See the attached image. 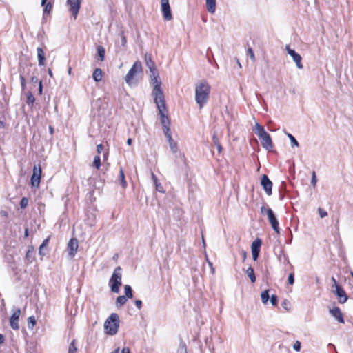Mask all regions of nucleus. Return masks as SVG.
Instances as JSON below:
<instances>
[{"label":"nucleus","instance_id":"nucleus-61","mask_svg":"<svg viewBox=\"0 0 353 353\" xmlns=\"http://www.w3.org/2000/svg\"><path fill=\"white\" fill-rule=\"evenodd\" d=\"M241 254L243 256V260H245L246 258V252L244 250H241Z\"/></svg>","mask_w":353,"mask_h":353},{"label":"nucleus","instance_id":"nucleus-2","mask_svg":"<svg viewBox=\"0 0 353 353\" xmlns=\"http://www.w3.org/2000/svg\"><path fill=\"white\" fill-rule=\"evenodd\" d=\"M150 83L153 85L152 94L154 95V101L157 105L160 104L161 106L164 105L165 99L163 92L161 88V82L159 79L158 71H154L153 73L150 74Z\"/></svg>","mask_w":353,"mask_h":353},{"label":"nucleus","instance_id":"nucleus-3","mask_svg":"<svg viewBox=\"0 0 353 353\" xmlns=\"http://www.w3.org/2000/svg\"><path fill=\"white\" fill-rule=\"evenodd\" d=\"M119 327V316L116 313H112L106 319L104 323L105 333L109 335H114Z\"/></svg>","mask_w":353,"mask_h":353},{"label":"nucleus","instance_id":"nucleus-26","mask_svg":"<svg viewBox=\"0 0 353 353\" xmlns=\"http://www.w3.org/2000/svg\"><path fill=\"white\" fill-rule=\"evenodd\" d=\"M97 56L101 61H103L105 59V50L104 47L102 46H98L97 48Z\"/></svg>","mask_w":353,"mask_h":353},{"label":"nucleus","instance_id":"nucleus-32","mask_svg":"<svg viewBox=\"0 0 353 353\" xmlns=\"http://www.w3.org/2000/svg\"><path fill=\"white\" fill-rule=\"evenodd\" d=\"M262 241L260 239H256L252 243V250H260Z\"/></svg>","mask_w":353,"mask_h":353},{"label":"nucleus","instance_id":"nucleus-23","mask_svg":"<svg viewBox=\"0 0 353 353\" xmlns=\"http://www.w3.org/2000/svg\"><path fill=\"white\" fill-rule=\"evenodd\" d=\"M119 181L120 182L121 185L123 188H125L127 187V181H125V179L124 171L121 167L119 169Z\"/></svg>","mask_w":353,"mask_h":353},{"label":"nucleus","instance_id":"nucleus-44","mask_svg":"<svg viewBox=\"0 0 353 353\" xmlns=\"http://www.w3.org/2000/svg\"><path fill=\"white\" fill-rule=\"evenodd\" d=\"M317 183V179L314 171L312 172L311 184L313 187H315Z\"/></svg>","mask_w":353,"mask_h":353},{"label":"nucleus","instance_id":"nucleus-14","mask_svg":"<svg viewBox=\"0 0 353 353\" xmlns=\"http://www.w3.org/2000/svg\"><path fill=\"white\" fill-rule=\"evenodd\" d=\"M81 0H67V3L70 6V11L72 16L76 19L80 9Z\"/></svg>","mask_w":353,"mask_h":353},{"label":"nucleus","instance_id":"nucleus-33","mask_svg":"<svg viewBox=\"0 0 353 353\" xmlns=\"http://www.w3.org/2000/svg\"><path fill=\"white\" fill-rule=\"evenodd\" d=\"M125 295L128 299H131L133 296L132 289L128 285H125L124 288Z\"/></svg>","mask_w":353,"mask_h":353},{"label":"nucleus","instance_id":"nucleus-42","mask_svg":"<svg viewBox=\"0 0 353 353\" xmlns=\"http://www.w3.org/2000/svg\"><path fill=\"white\" fill-rule=\"evenodd\" d=\"M270 303L272 305L275 306L277 305L278 303V297L275 294H272L271 296H270Z\"/></svg>","mask_w":353,"mask_h":353},{"label":"nucleus","instance_id":"nucleus-12","mask_svg":"<svg viewBox=\"0 0 353 353\" xmlns=\"http://www.w3.org/2000/svg\"><path fill=\"white\" fill-rule=\"evenodd\" d=\"M261 185L263 187L264 191L267 195L270 196L272 194V182L270 180L268 176L263 174L261 178Z\"/></svg>","mask_w":353,"mask_h":353},{"label":"nucleus","instance_id":"nucleus-21","mask_svg":"<svg viewBox=\"0 0 353 353\" xmlns=\"http://www.w3.org/2000/svg\"><path fill=\"white\" fill-rule=\"evenodd\" d=\"M37 52L39 65L42 66L44 65V61H45L44 52H43V49L40 47H38L37 48Z\"/></svg>","mask_w":353,"mask_h":353},{"label":"nucleus","instance_id":"nucleus-18","mask_svg":"<svg viewBox=\"0 0 353 353\" xmlns=\"http://www.w3.org/2000/svg\"><path fill=\"white\" fill-rule=\"evenodd\" d=\"M330 314L333 316L338 322L344 323L345 321L341 311L339 307H334L329 310Z\"/></svg>","mask_w":353,"mask_h":353},{"label":"nucleus","instance_id":"nucleus-49","mask_svg":"<svg viewBox=\"0 0 353 353\" xmlns=\"http://www.w3.org/2000/svg\"><path fill=\"white\" fill-rule=\"evenodd\" d=\"M260 250H252V259L254 261H256L259 255Z\"/></svg>","mask_w":353,"mask_h":353},{"label":"nucleus","instance_id":"nucleus-9","mask_svg":"<svg viewBox=\"0 0 353 353\" xmlns=\"http://www.w3.org/2000/svg\"><path fill=\"white\" fill-rule=\"evenodd\" d=\"M286 50L288 54L290 55L293 59L296 67L299 69H303V65L301 63L302 57H301V55L299 53H297L294 50L291 49L289 46H286Z\"/></svg>","mask_w":353,"mask_h":353},{"label":"nucleus","instance_id":"nucleus-57","mask_svg":"<svg viewBox=\"0 0 353 353\" xmlns=\"http://www.w3.org/2000/svg\"><path fill=\"white\" fill-rule=\"evenodd\" d=\"M103 149L102 144H99L97 145V151L98 154H100L101 152V150Z\"/></svg>","mask_w":353,"mask_h":353},{"label":"nucleus","instance_id":"nucleus-48","mask_svg":"<svg viewBox=\"0 0 353 353\" xmlns=\"http://www.w3.org/2000/svg\"><path fill=\"white\" fill-rule=\"evenodd\" d=\"M247 53L250 56V59L252 61H254L255 57H254V51H253V50L251 48H249L248 49Z\"/></svg>","mask_w":353,"mask_h":353},{"label":"nucleus","instance_id":"nucleus-41","mask_svg":"<svg viewBox=\"0 0 353 353\" xmlns=\"http://www.w3.org/2000/svg\"><path fill=\"white\" fill-rule=\"evenodd\" d=\"M178 353H187V347L184 343H180V345H179V347L178 350Z\"/></svg>","mask_w":353,"mask_h":353},{"label":"nucleus","instance_id":"nucleus-24","mask_svg":"<svg viewBox=\"0 0 353 353\" xmlns=\"http://www.w3.org/2000/svg\"><path fill=\"white\" fill-rule=\"evenodd\" d=\"M127 301L128 298L125 296H119L117 298L115 305L117 307H121L126 303Z\"/></svg>","mask_w":353,"mask_h":353},{"label":"nucleus","instance_id":"nucleus-56","mask_svg":"<svg viewBox=\"0 0 353 353\" xmlns=\"http://www.w3.org/2000/svg\"><path fill=\"white\" fill-rule=\"evenodd\" d=\"M38 90H39V94H41L42 91H43L42 81H39Z\"/></svg>","mask_w":353,"mask_h":353},{"label":"nucleus","instance_id":"nucleus-63","mask_svg":"<svg viewBox=\"0 0 353 353\" xmlns=\"http://www.w3.org/2000/svg\"><path fill=\"white\" fill-rule=\"evenodd\" d=\"M49 131L51 134L54 132V128L51 125L49 126Z\"/></svg>","mask_w":353,"mask_h":353},{"label":"nucleus","instance_id":"nucleus-17","mask_svg":"<svg viewBox=\"0 0 353 353\" xmlns=\"http://www.w3.org/2000/svg\"><path fill=\"white\" fill-rule=\"evenodd\" d=\"M78 249V241L75 238H72L68 243V255L72 258L74 256Z\"/></svg>","mask_w":353,"mask_h":353},{"label":"nucleus","instance_id":"nucleus-64","mask_svg":"<svg viewBox=\"0 0 353 353\" xmlns=\"http://www.w3.org/2000/svg\"><path fill=\"white\" fill-rule=\"evenodd\" d=\"M119 348H117L116 350H114V351L111 352L110 353H119Z\"/></svg>","mask_w":353,"mask_h":353},{"label":"nucleus","instance_id":"nucleus-47","mask_svg":"<svg viewBox=\"0 0 353 353\" xmlns=\"http://www.w3.org/2000/svg\"><path fill=\"white\" fill-rule=\"evenodd\" d=\"M318 211L321 218H324L327 216V212L325 210H323L322 208H319L318 209Z\"/></svg>","mask_w":353,"mask_h":353},{"label":"nucleus","instance_id":"nucleus-46","mask_svg":"<svg viewBox=\"0 0 353 353\" xmlns=\"http://www.w3.org/2000/svg\"><path fill=\"white\" fill-rule=\"evenodd\" d=\"M288 283L290 284V285H293L294 283V273L292 272L289 274L288 276Z\"/></svg>","mask_w":353,"mask_h":353},{"label":"nucleus","instance_id":"nucleus-19","mask_svg":"<svg viewBox=\"0 0 353 353\" xmlns=\"http://www.w3.org/2000/svg\"><path fill=\"white\" fill-rule=\"evenodd\" d=\"M145 63L147 67L150 70V73H153L154 71H157L155 67L154 62L152 60L151 56L146 54L145 56Z\"/></svg>","mask_w":353,"mask_h":353},{"label":"nucleus","instance_id":"nucleus-45","mask_svg":"<svg viewBox=\"0 0 353 353\" xmlns=\"http://www.w3.org/2000/svg\"><path fill=\"white\" fill-rule=\"evenodd\" d=\"M301 347V342L299 341H296L293 345V349L296 352H299Z\"/></svg>","mask_w":353,"mask_h":353},{"label":"nucleus","instance_id":"nucleus-62","mask_svg":"<svg viewBox=\"0 0 353 353\" xmlns=\"http://www.w3.org/2000/svg\"><path fill=\"white\" fill-rule=\"evenodd\" d=\"M48 74L50 77H53V74H52V70L50 68H48Z\"/></svg>","mask_w":353,"mask_h":353},{"label":"nucleus","instance_id":"nucleus-25","mask_svg":"<svg viewBox=\"0 0 353 353\" xmlns=\"http://www.w3.org/2000/svg\"><path fill=\"white\" fill-rule=\"evenodd\" d=\"M93 79L96 82H99L102 79V70L100 68H96L92 74Z\"/></svg>","mask_w":353,"mask_h":353},{"label":"nucleus","instance_id":"nucleus-50","mask_svg":"<svg viewBox=\"0 0 353 353\" xmlns=\"http://www.w3.org/2000/svg\"><path fill=\"white\" fill-rule=\"evenodd\" d=\"M121 45L123 46H125L127 43L126 37L124 34V32L122 31L121 32Z\"/></svg>","mask_w":353,"mask_h":353},{"label":"nucleus","instance_id":"nucleus-8","mask_svg":"<svg viewBox=\"0 0 353 353\" xmlns=\"http://www.w3.org/2000/svg\"><path fill=\"white\" fill-rule=\"evenodd\" d=\"M13 314L10 319V327L14 330H18L19 329V319L21 314V310L19 308H13Z\"/></svg>","mask_w":353,"mask_h":353},{"label":"nucleus","instance_id":"nucleus-35","mask_svg":"<svg viewBox=\"0 0 353 353\" xmlns=\"http://www.w3.org/2000/svg\"><path fill=\"white\" fill-rule=\"evenodd\" d=\"M286 135L290 140L292 147H294V146L298 147L299 145V142L297 141V140L294 138V137L292 134H291L290 133L286 132Z\"/></svg>","mask_w":353,"mask_h":353},{"label":"nucleus","instance_id":"nucleus-15","mask_svg":"<svg viewBox=\"0 0 353 353\" xmlns=\"http://www.w3.org/2000/svg\"><path fill=\"white\" fill-rule=\"evenodd\" d=\"M41 170L40 166H34L33 174L31 176V184L33 187H38L41 180Z\"/></svg>","mask_w":353,"mask_h":353},{"label":"nucleus","instance_id":"nucleus-13","mask_svg":"<svg viewBox=\"0 0 353 353\" xmlns=\"http://www.w3.org/2000/svg\"><path fill=\"white\" fill-rule=\"evenodd\" d=\"M157 107L159 110V114L161 118V124L163 126V129L165 128H170V120H169L168 116H166L164 113V111L166 110L165 102H164L163 106H161L160 104H159V105H157Z\"/></svg>","mask_w":353,"mask_h":353},{"label":"nucleus","instance_id":"nucleus-11","mask_svg":"<svg viewBox=\"0 0 353 353\" xmlns=\"http://www.w3.org/2000/svg\"><path fill=\"white\" fill-rule=\"evenodd\" d=\"M267 216H268L270 223H271L272 229L277 234H279L280 229H279V221H278L273 210L271 208H269V210H268Z\"/></svg>","mask_w":353,"mask_h":353},{"label":"nucleus","instance_id":"nucleus-37","mask_svg":"<svg viewBox=\"0 0 353 353\" xmlns=\"http://www.w3.org/2000/svg\"><path fill=\"white\" fill-rule=\"evenodd\" d=\"M52 9V4L51 2H48L44 7H43V15L50 14Z\"/></svg>","mask_w":353,"mask_h":353},{"label":"nucleus","instance_id":"nucleus-20","mask_svg":"<svg viewBox=\"0 0 353 353\" xmlns=\"http://www.w3.org/2000/svg\"><path fill=\"white\" fill-rule=\"evenodd\" d=\"M151 178H152L153 183L155 185L156 190L161 193H164L165 190H164L163 187L162 186L161 183L159 181L157 176L152 172H151Z\"/></svg>","mask_w":353,"mask_h":353},{"label":"nucleus","instance_id":"nucleus-16","mask_svg":"<svg viewBox=\"0 0 353 353\" xmlns=\"http://www.w3.org/2000/svg\"><path fill=\"white\" fill-rule=\"evenodd\" d=\"M335 294L339 298V303L341 304L345 303L348 299L347 295L346 294V292L343 290V288L339 284H336V288H335Z\"/></svg>","mask_w":353,"mask_h":353},{"label":"nucleus","instance_id":"nucleus-10","mask_svg":"<svg viewBox=\"0 0 353 353\" xmlns=\"http://www.w3.org/2000/svg\"><path fill=\"white\" fill-rule=\"evenodd\" d=\"M161 10L165 20L170 21L172 19L169 0H161Z\"/></svg>","mask_w":353,"mask_h":353},{"label":"nucleus","instance_id":"nucleus-36","mask_svg":"<svg viewBox=\"0 0 353 353\" xmlns=\"http://www.w3.org/2000/svg\"><path fill=\"white\" fill-rule=\"evenodd\" d=\"M77 351V348L76 346V340L74 339V340H72V341L71 342V343L69 345L68 353H74Z\"/></svg>","mask_w":353,"mask_h":353},{"label":"nucleus","instance_id":"nucleus-22","mask_svg":"<svg viewBox=\"0 0 353 353\" xmlns=\"http://www.w3.org/2000/svg\"><path fill=\"white\" fill-rule=\"evenodd\" d=\"M207 10L210 13H214L216 10V0H205Z\"/></svg>","mask_w":353,"mask_h":353},{"label":"nucleus","instance_id":"nucleus-28","mask_svg":"<svg viewBox=\"0 0 353 353\" xmlns=\"http://www.w3.org/2000/svg\"><path fill=\"white\" fill-rule=\"evenodd\" d=\"M33 252H34V248L32 246H30L26 253V256H25V260L27 261L28 263H29L32 261Z\"/></svg>","mask_w":353,"mask_h":353},{"label":"nucleus","instance_id":"nucleus-4","mask_svg":"<svg viewBox=\"0 0 353 353\" xmlns=\"http://www.w3.org/2000/svg\"><path fill=\"white\" fill-rule=\"evenodd\" d=\"M256 134L259 137L262 147L268 150H271L273 143L270 135L259 123L256 124Z\"/></svg>","mask_w":353,"mask_h":353},{"label":"nucleus","instance_id":"nucleus-1","mask_svg":"<svg viewBox=\"0 0 353 353\" xmlns=\"http://www.w3.org/2000/svg\"><path fill=\"white\" fill-rule=\"evenodd\" d=\"M211 87L206 81H199L195 87V101L201 109L210 98Z\"/></svg>","mask_w":353,"mask_h":353},{"label":"nucleus","instance_id":"nucleus-54","mask_svg":"<svg viewBox=\"0 0 353 353\" xmlns=\"http://www.w3.org/2000/svg\"><path fill=\"white\" fill-rule=\"evenodd\" d=\"M269 208H265L264 205L262 206L261 208V214H268V210H269Z\"/></svg>","mask_w":353,"mask_h":353},{"label":"nucleus","instance_id":"nucleus-43","mask_svg":"<svg viewBox=\"0 0 353 353\" xmlns=\"http://www.w3.org/2000/svg\"><path fill=\"white\" fill-rule=\"evenodd\" d=\"M163 132H164L165 136L167 138V139H171L172 134H171V132H170V128H163Z\"/></svg>","mask_w":353,"mask_h":353},{"label":"nucleus","instance_id":"nucleus-31","mask_svg":"<svg viewBox=\"0 0 353 353\" xmlns=\"http://www.w3.org/2000/svg\"><path fill=\"white\" fill-rule=\"evenodd\" d=\"M48 242H49V238H47V239H44L43 241L42 242V243L40 245L39 248V254L41 256L46 255V253L43 252V249L45 248V247H46L48 245Z\"/></svg>","mask_w":353,"mask_h":353},{"label":"nucleus","instance_id":"nucleus-51","mask_svg":"<svg viewBox=\"0 0 353 353\" xmlns=\"http://www.w3.org/2000/svg\"><path fill=\"white\" fill-rule=\"evenodd\" d=\"M20 81L22 88L24 89L26 87V79L22 74H20Z\"/></svg>","mask_w":353,"mask_h":353},{"label":"nucleus","instance_id":"nucleus-5","mask_svg":"<svg viewBox=\"0 0 353 353\" xmlns=\"http://www.w3.org/2000/svg\"><path fill=\"white\" fill-rule=\"evenodd\" d=\"M121 270L122 269L120 266L116 267L110 279L109 285L110 287L111 292L114 293H119V292L122 279Z\"/></svg>","mask_w":353,"mask_h":353},{"label":"nucleus","instance_id":"nucleus-34","mask_svg":"<svg viewBox=\"0 0 353 353\" xmlns=\"http://www.w3.org/2000/svg\"><path fill=\"white\" fill-rule=\"evenodd\" d=\"M261 301L263 304H266L270 299L269 290H266L261 293Z\"/></svg>","mask_w":353,"mask_h":353},{"label":"nucleus","instance_id":"nucleus-30","mask_svg":"<svg viewBox=\"0 0 353 353\" xmlns=\"http://www.w3.org/2000/svg\"><path fill=\"white\" fill-rule=\"evenodd\" d=\"M246 274L252 283H254L256 281V276L254 274V269L252 267H249L247 269Z\"/></svg>","mask_w":353,"mask_h":353},{"label":"nucleus","instance_id":"nucleus-58","mask_svg":"<svg viewBox=\"0 0 353 353\" xmlns=\"http://www.w3.org/2000/svg\"><path fill=\"white\" fill-rule=\"evenodd\" d=\"M121 353H130V350L128 347H123L122 349Z\"/></svg>","mask_w":353,"mask_h":353},{"label":"nucleus","instance_id":"nucleus-38","mask_svg":"<svg viewBox=\"0 0 353 353\" xmlns=\"http://www.w3.org/2000/svg\"><path fill=\"white\" fill-rule=\"evenodd\" d=\"M28 325L30 329H32L36 325V320L34 316H31L28 318Z\"/></svg>","mask_w":353,"mask_h":353},{"label":"nucleus","instance_id":"nucleus-6","mask_svg":"<svg viewBox=\"0 0 353 353\" xmlns=\"http://www.w3.org/2000/svg\"><path fill=\"white\" fill-rule=\"evenodd\" d=\"M141 71H142L141 63L139 61H135L125 76V82L129 85H132V84L136 83L137 81H134V77H136L137 74L139 72H141Z\"/></svg>","mask_w":353,"mask_h":353},{"label":"nucleus","instance_id":"nucleus-7","mask_svg":"<svg viewBox=\"0 0 353 353\" xmlns=\"http://www.w3.org/2000/svg\"><path fill=\"white\" fill-rule=\"evenodd\" d=\"M170 145V148L173 153L176 154V162L179 165L185 166V158L183 154L179 152L177 153V145L176 143L173 140L172 137L171 139H167Z\"/></svg>","mask_w":353,"mask_h":353},{"label":"nucleus","instance_id":"nucleus-39","mask_svg":"<svg viewBox=\"0 0 353 353\" xmlns=\"http://www.w3.org/2000/svg\"><path fill=\"white\" fill-rule=\"evenodd\" d=\"M93 165L97 168L99 169L101 167V159L99 155H97L94 158Z\"/></svg>","mask_w":353,"mask_h":353},{"label":"nucleus","instance_id":"nucleus-55","mask_svg":"<svg viewBox=\"0 0 353 353\" xmlns=\"http://www.w3.org/2000/svg\"><path fill=\"white\" fill-rule=\"evenodd\" d=\"M31 81L34 83H39L40 81L39 80V79L37 77L34 76V77H32Z\"/></svg>","mask_w":353,"mask_h":353},{"label":"nucleus","instance_id":"nucleus-59","mask_svg":"<svg viewBox=\"0 0 353 353\" xmlns=\"http://www.w3.org/2000/svg\"><path fill=\"white\" fill-rule=\"evenodd\" d=\"M5 341L4 336L2 334H0V344L3 343Z\"/></svg>","mask_w":353,"mask_h":353},{"label":"nucleus","instance_id":"nucleus-52","mask_svg":"<svg viewBox=\"0 0 353 353\" xmlns=\"http://www.w3.org/2000/svg\"><path fill=\"white\" fill-rule=\"evenodd\" d=\"M282 307L286 310H289V307L288 306L290 305V302L288 301L287 300H285L283 301L282 304H281Z\"/></svg>","mask_w":353,"mask_h":353},{"label":"nucleus","instance_id":"nucleus-29","mask_svg":"<svg viewBox=\"0 0 353 353\" xmlns=\"http://www.w3.org/2000/svg\"><path fill=\"white\" fill-rule=\"evenodd\" d=\"M26 97H27L26 103L29 106L32 107L33 104L35 101V98H34V95L32 94V93L30 91H28L26 94Z\"/></svg>","mask_w":353,"mask_h":353},{"label":"nucleus","instance_id":"nucleus-27","mask_svg":"<svg viewBox=\"0 0 353 353\" xmlns=\"http://www.w3.org/2000/svg\"><path fill=\"white\" fill-rule=\"evenodd\" d=\"M212 141H213L214 144L216 145L219 153H221L223 150V148L219 141V139H218V137H217V134L216 132L213 133Z\"/></svg>","mask_w":353,"mask_h":353},{"label":"nucleus","instance_id":"nucleus-40","mask_svg":"<svg viewBox=\"0 0 353 353\" xmlns=\"http://www.w3.org/2000/svg\"><path fill=\"white\" fill-rule=\"evenodd\" d=\"M28 204V199L27 197H23L20 201V207L22 209H24L27 207Z\"/></svg>","mask_w":353,"mask_h":353},{"label":"nucleus","instance_id":"nucleus-60","mask_svg":"<svg viewBox=\"0 0 353 353\" xmlns=\"http://www.w3.org/2000/svg\"><path fill=\"white\" fill-rule=\"evenodd\" d=\"M47 1L48 0H41V6L44 7L48 3Z\"/></svg>","mask_w":353,"mask_h":353},{"label":"nucleus","instance_id":"nucleus-53","mask_svg":"<svg viewBox=\"0 0 353 353\" xmlns=\"http://www.w3.org/2000/svg\"><path fill=\"white\" fill-rule=\"evenodd\" d=\"M134 304L136 305V307L140 310L141 307H142V301L141 300H136L134 301Z\"/></svg>","mask_w":353,"mask_h":353}]
</instances>
